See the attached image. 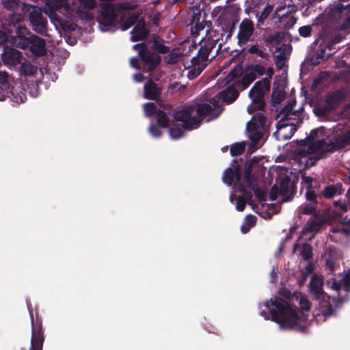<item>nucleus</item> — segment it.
I'll list each match as a JSON object with an SVG mask.
<instances>
[{"mask_svg": "<svg viewBox=\"0 0 350 350\" xmlns=\"http://www.w3.org/2000/svg\"><path fill=\"white\" fill-rule=\"evenodd\" d=\"M260 306V314L278 323L280 327L294 329L297 325L299 318L296 309L284 299L274 297Z\"/></svg>", "mask_w": 350, "mask_h": 350, "instance_id": "nucleus-1", "label": "nucleus"}, {"mask_svg": "<svg viewBox=\"0 0 350 350\" xmlns=\"http://www.w3.org/2000/svg\"><path fill=\"white\" fill-rule=\"evenodd\" d=\"M344 38L338 32H333V28L329 25H323L319 30V38L314 42L319 45L309 59L311 65L317 66L334 54L336 51V45Z\"/></svg>", "mask_w": 350, "mask_h": 350, "instance_id": "nucleus-2", "label": "nucleus"}, {"mask_svg": "<svg viewBox=\"0 0 350 350\" xmlns=\"http://www.w3.org/2000/svg\"><path fill=\"white\" fill-rule=\"evenodd\" d=\"M12 38V43L22 49H29L36 57H42L46 53V40L32 33L24 26L18 25Z\"/></svg>", "mask_w": 350, "mask_h": 350, "instance_id": "nucleus-3", "label": "nucleus"}, {"mask_svg": "<svg viewBox=\"0 0 350 350\" xmlns=\"http://www.w3.org/2000/svg\"><path fill=\"white\" fill-rule=\"evenodd\" d=\"M218 38L214 39L208 36L202 40L197 54L191 59V66L188 68L187 77L194 79L198 77L207 66L208 56L212 50L216 46Z\"/></svg>", "mask_w": 350, "mask_h": 350, "instance_id": "nucleus-4", "label": "nucleus"}, {"mask_svg": "<svg viewBox=\"0 0 350 350\" xmlns=\"http://www.w3.org/2000/svg\"><path fill=\"white\" fill-rule=\"evenodd\" d=\"M326 25L333 28V32L349 29L350 3L344 4L336 1L330 6L327 14V21L321 25V28Z\"/></svg>", "mask_w": 350, "mask_h": 350, "instance_id": "nucleus-5", "label": "nucleus"}, {"mask_svg": "<svg viewBox=\"0 0 350 350\" xmlns=\"http://www.w3.org/2000/svg\"><path fill=\"white\" fill-rule=\"evenodd\" d=\"M272 120H268L267 118L260 112L254 114L250 121L247 123L246 129L249 133V138L252 142L248 152L252 153L256 149L257 144L260 139L263 137L264 134L269 132V128L271 125Z\"/></svg>", "mask_w": 350, "mask_h": 350, "instance_id": "nucleus-6", "label": "nucleus"}, {"mask_svg": "<svg viewBox=\"0 0 350 350\" xmlns=\"http://www.w3.org/2000/svg\"><path fill=\"white\" fill-rule=\"evenodd\" d=\"M270 89L269 78L265 77L254 83L248 94L249 97L252 99V103L247 108L250 114L254 113L256 111L263 114L262 111L265 107L264 98L265 93L269 92Z\"/></svg>", "mask_w": 350, "mask_h": 350, "instance_id": "nucleus-7", "label": "nucleus"}, {"mask_svg": "<svg viewBox=\"0 0 350 350\" xmlns=\"http://www.w3.org/2000/svg\"><path fill=\"white\" fill-rule=\"evenodd\" d=\"M332 152L330 144L325 139H319L312 143L308 147L307 151L299 150V154L306 155L304 162L307 166L315 165L317 162L327 157V153Z\"/></svg>", "mask_w": 350, "mask_h": 350, "instance_id": "nucleus-8", "label": "nucleus"}, {"mask_svg": "<svg viewBox=\"0 0 350 350\" xmlns=\"http://www.w3.org/2000/svg\"><path fill=\"white\" fill-rule=\"evenodd\" d=\"M133 49L137 51L144 72H152L161 64V56L154 52L150 51L146 43L141 42L134 44Z\"/></svg>", "mask_w": 350, "mask_h": 350, "instance_id": "nucleus-9", "label": "nucleus"}, {"mask_svg": "<svg viewBox=\"0 0 350 350\" xmlns=\"http://www.w3.org/2000/svg\"><path fill=\"white\" fill-rule=\"evenodd\" d=\"M102 31H113L116 23H119L115 5L111 3H105L101 7L97 17Z\"/></svg>", "mask_w": 350, "mask_h": 350, "instance_id": "nucleus-10", "label": "nucleus"}, {"mask_svg": "<svg viewBox=\"0 0 350 350\" xmlns=\"http://www.w3.org/2000/svg\"><path fill=\"white\" fill-rule=\"evenodd\" d=\"M28 21L31 29L38 34L49 37L47 18L40 8L31 5L28 9Z\"/></svg>", "mask_w": 350, "mask_h": 350, "instance_id": "nucleus-11", "label": "nucleus"}, {"mask_svg": "<svg viewBox=\"0 0 350 350\" xmlns=\"http://www.w3.org/2000/svg\"><path fill=\"white\" fill-rule=\"evenodd\" d=\"M28 310L31 325V346L29 350H42L44 336L42 319L37 313H36V316L34 317L33 309L31 307L28 306Z\"/></svg>", "mask_w": 350, "mask_h": 350, "instance_id": "nucleus-12", "label": "nucleus"}, {"mask_svg": "<svg viewBox=\"0 0 350 350\" xmlns=\"http://www.w3.org/2000/svg\"><path fill=\"white\" fill-rule=\"evenodd\" d=\"M195 111V105H189L180 110L173 111L172 117L176 121L182 122V128L185 130L191 131L199 127L201 120L198 117H193L192 114Z\"/></svg>", "mask_w": 350, "mask_h": 350, "instance_id": "nucleus-13", "label": "nucleus"}, {"mask_svg": "<svg viewBox=\"0 0 350 350\" xmlns=\"http://www.w3.org/2000/svg\"><path fill=\"white\" fill-rule=\"evenodd\" d=\"M295 7L290 3H285L284 5L278 6L274 14L273 19H278V23L284 26L285 29H290L296 23L297 19L293 16V13L297 12Z\"/></svg>", "mask_w": 350, "mask_h": 350, "instance_id": "nucleus-14", "label": "nucleus"}, {"mask_svg": "<svg viewBox=\"0 0 350 350\" xmlns=\"http://www.w3.org/2000/svg\"><path fill=\"white\" fill-rule=\"evenodd\" d=\"M161 88L152 80L146 82L144 85V96L146 99L156 101L158 105L165 110L171 111L172 106L170 104H164L161 98Z\"/></svg>", "mask_w": 350, "mask_h": 350, "instance_id": "nucleus-15", "label": "nucleus"}, {"mask_svg": "<svg viewBox=\"0 0 350 350\" xmlns=\"http://www.w3.org/2000/svg\"><path fill=\"white\" fill-rule=\"evenodd\" d=\"M324 282L321 276L317 274L313 275L308 285V293L313 300L318 301L329 299V296L324 291Z\"/></svg>", "mask_w": 350, "mask_h": 350, "instance_id": "nucleus-16", "label": "nucleus"}, {"mask_svg": "<svg viewBox=\"0 0 350 350\" xmlns=\"http://www.w3.org/2000/svg\"><path fill=\"white\" fill-rule=\"evenodd\" d=\"M254 31L253 22L248 18L243 19L239 25L237 34L238 44L239 46L246 44L250 40Z\"/></svg>", "mask_w": 350, "mask_h": 350, "instance_id": "nucleus-17", "label": "nucleus"}, {"mask_svg": "<svg viewBox=\"0 0 350 350\" xmlns=\"http://www.w3.org/2000/svg\"><path fill=\"white\" fill-rule=\"evenodd\" d=\"M3 64L9 66H14L21 63L23 53L16 49L5 46L1 55Z\"/></svg>", "mask_w": 350, "mask_h": 350, "instance_id": "nucleus-18", "label": "nucleus"}, {"mask_svg": "<svg viewBox=\"0 0 350 350\" xmlns=\"http://www.w3.org/2000/svg\"><path fill=\"white\" fill-rule=\"evenodd\" d=\"M195 110L197 116L202 120V118L209 116L211 119L217 118L222 112L223 107L220 105L213 108L208 103L195 104Z\"/></svg>", "mask_w": 350, "mask_h": 350, "instance_id": "nucleus-19", "label": "nucleus"}, {"mask_svg": "<svg viewBox=\"0 0 350 350\" xmlns=\"http://www.w3.org/2000/svg\"><path fill=\"white\" fill-rule=\"evenodd\" d=\"M277 131L273 135L278 141L286 140L292 137L296 131V126L293 123L279 122L276 125Z\"/></svg>", "mask_w": 350, "mask_h": 350, "instance_id": "nucleus-20", "label": "nucleus"}, {"mask_svg": "<svg viewBox=\"0 0 350 350\" xmlns=\"http://www.w3.org/2000/svg\"><path fill=\"white\" fill-rule=\"evenodd\" d=\"M131 33V41L137 42L146 39L148 36L149 31L146 28L144 21L143 20H140L134 26Z\"/></svg>", "mask_w": 350, "mask_h": 350, "instance_id": "nucleus-21", "label": "nucleus"}, {"mask_svg": "<svg viewBox=\"0 0 350 350\" xmlns=\"http://www.w3.org/2000/svg\"><path fill=\"white\" fill-rule=\"evenodd\" d=\"M342 284L345 294L339 293V297L336 299L337 304L347 302L350 299V269L345 273L342 278Z\"/></svg>", "mask_w": 350, "mask_h": 350, "instance_id": "nucleus-22", "label": "nucleus"}, {"mask_svg": "<svg viewBox=\"0 0 350 350\" xmlns=\"http://www.w3.org/2000/svg\"><path fill=\"white\" fill-rule=\"evenodd\" d=\"M239 18L221 19V25L223 33L221 37L225 36V40L227 41L231 38L233 31L236 28Z\"/></svg>", "mask_w": 350, "mask_h": 350, "instance_id": "nucleus-23", "label": "nucleus"}, {"mask_svg": "<svg viewBox=\"0 0 350 350\" xmlns=\"http://www.w3.org/2000/svg\"><path fill=\"white\" fill-rule=\"evenodd\" d=\"M350 142V129L335 138L334 142H329L332 152L342 149Z\"/></svg>", "mask_w": 350, "mask_h": 350, "instance_id": "nucleus-24", "label": "nucleus"}, {"mask_svg": "<svg viewBox=\"0 0 350 350\" xmlns=\"http://www.w3.org/2000/svg\"><path fill=\"white\" fill-rule=\"evenodd\" d=\"M45 8L46 9V12L52 14L55 12L64 8L68 10L70 8V3L68 0H44Z\"/></svg>", "mask_w": 350, "mask_h": 350, "instance_id": "nucleus-25", "label": "nucleus"}, {"mask_svg": "<svg viewBox=\"0 0 350 350\" xmlns=\"http://www.w3.org/2000/svg\"><path fill=\"white\" fill-rule=\"evenodd\" d=\"M343 191L342 184L338 183L336 185L325 186L321 191V195L326 199H331L336 196L342 194Z\"/></svg>", "mask_w": 350, "mask_h": 350, "instance_id": "nucleus-26", "label": "nucleus"}, {"mask_svg": "<svg viewBox=\"0 0 350 350\" xmlns=\"http://www.w3.org/2000/svg\"><path fill=\"white\" fill-rule=\"evenodd\" d=\"M239 94L237 90L234 87L230 85L219 93V97L224 103L231 104L238 98Z\"/></svg>", "mask_w": 350, "mask_h": 350, "instance_id": "nucleus-27", "label": "nucleus"}, {"mask_svg": "<svg viewBox=\"0 0 350 350\" xmlns=\"http://www.w3.org/2000/svg\"><path fill=\"white\" fill-rule=\"evenodd\" d=\"M296 143L297 144V146L294 149V155L295 157V159L299 162L303 163L304 159H306V155L299 154L298 151L302 150L307 151L308 147L310 146L312 143L310 142L308 137H306L304 139L297 140Z\"/></svg>", "mask_w": 350, "mask_h": 350, "instance_id": "nucleus-28", "label": "nucleus"}, {"mask_svg": "<svg viewBox=\"0 0 350 350\" xmlns=\"http://www.w3.org/2000/svg\"><path fill=\"white\" fill-rule=\"evenodd\" d=\"M324 222L320 219L310 218L308 220L304 228V232H318L323 226Z\"/></svg>", "mask_w": 350, "mask_h": 350, "instance_id": "nucleus-29", "label": "nucleus"}, {"mask_svg": "<svg viewBox=\"0 0 350 350\" xmlns=\"http://www.w3.org/2000/svg\"><path fill=\"white\" fill-rule=\"evenodd\" d=\"M291 180L288 176L282 178L280 183V195L284 198V201H287L291 190Z\"/></svg>", "mask_w": 350, "mask_h": 350, "instance_id": "nucleus-30", "label": "nucleus"}, {"mask_svg": "<svg viewBox=\"0 0 350 350\" xmlns=\"http://www.w3.org/2000/svg\"><path fill=\"white\" fill-rule=\"evenodd\" d=\"M317 204L312 202L305 203L300 205L297 208V213L299 216L301 215H317Z\"/></svg>", "mask_w": 350, "mask_h": 350, "instance_id": "nucleus-31", "label": "nucleus"}, {"mask_svg": "<svg viewBox=\"0 0 350 350\" xmlns=\"http://www.w3.org/2000/svg\"><path fill=\"white\" fill-rule=\"evenodd\" d=\"M151 49L161 54H165L170 51V48L163 44V40H160L158 36L153 38Z\"/></svg>", "mask_w": 350, "mask_h": 350, "instance_id": "nucleus-32", "label": "nucleus"}, {"mask_svg": "<svg viewBox=\"0 0 350 350\" xmlns=\"http://www.w3.org/2000/svg\"><path fill=\"white\" fill-rule=\"evenodd\" d=\"M319 302V311L322 315L326 319L330 317L333 313V308L332 304L329 303V299H326L325 301H321Z\"/></svg>", "mask_w": 350, "mask_h": 350, "instance_id": "nucleus-33", "label": "nucleus"}, {"mask_svg": "<svg viewBox=\"0 0 350 350\" xmlns=\"http://www.w3.org/2000/svg\"><path fill=\"white\" fill-rule=\"evenodd\" d=\"M253 163L247 162L244 167L243 178L247 185H249L254 181L257 180V178L254 174H252Z\"/></svg>", "mask_w": 350, "mask_h": 350, "instance_id": "nucleus-34", "label": "nucleus"}, {"mask_svg": "<svg viewBox=\"0 0 350 350\" xmlns=\"http://www.w3.org/2000/svg\"><path fill=\"white\" fill-rule=\"evenodd\" d=\"M157 116V123L161 128L166 129L169 127L170 119L166 112L158 109Z\"/></svg>", "mask_w": 350, "mask_h": 350, "instance_id": "nucleus-35", "label": "nucleus"}, {"mask_svg": "<svg viewBox=\"0 0 350 350\" xmlns=\"http://www.w3.org/2000/svg\"><path fill=\"white\" fill-rule=\"evenodd\" d=\"M247 186L254 191V195L259 201L262 202L266 200L267 193L258 187V180L247 185Z\"/></svg>", "mask_w": 350, "mask_h": 350, "instance_id": "nucleus-36", "label": "nucleus"}, {"mask_svg": "<svg viewBox=\"0 0 350 350\" xmlns=\"http://www.w3.org/2000/svg\"><path fill=\"white\" fill-rule=\"evenodd\" d=\"M278 81H275L273 83L272 97L273 103L275 104H279L285 98V92L282 90H278Z\"/></svg>", "mask_w": 350, "mask_h": 350, "instance_id": "nucleus-37", "label": "nucleus"}, {"mask_svg": "<svg viewBox=\"0 0 350 350\" xmlns=\"http://www.w3.org/2000/svg\"><path fill=\"white\" fill-rule=\"evenodd\" d=\"M20 64V71L21 75L25 76H31L36 72L37 67L32 65L29 62H21Z\"/></svg>", "mask_w": 350, "mask_h": 350, "instance_id": "nucleus-38", "label": "nucleus"}, {"mask_svg": "<svg viewBox=\"0 0 350 350\" xmlns=\"http://www.w3.org/2000/svg\"><path fill=\"white\" fill-rule=\"evenodd\" d=\"M120 19L121 22H122L120 27L121 30L126 31L136 23L137 21V16L135 14H133L124 20V16H122Z\"/></svg>", "mask_w": 350, "mask_h": 350, "instance_id": "nucleus-39", "label": "nucleus"}, {"mask_svg": "<svg viewBox=\"0 0 350 350\" xmlns=\"http://www.w3.org/2000/svg\"><path fill=\"white\" fill-rule=\"evenodd\" d=\"M300 255L304 260H310L313 256L312 246L308 243H304L301 246Z\"/></svg>", "mask_w": 350, "mask_h": 350, "instance_id": "nucleus-40", "label": "nucleus"}, {"mask_svg": "<svg viewBox=\"0 0 350 350\" xmlns=\"http://www.w3.org/2000/svg\"><path fill=\"white\" fill-rule=\"evenodd\" d=\"M247 53L250 54H255L257 56L267 59L269 56L268 53L264 51L262 49H260L258 44L250 45L247 48Z\"/></svg>", "mask_w": 350, "mask_h": 350, "instance_id": "nucleus-41", "label": "nucleus"}, {"mask_svg": "<svg viewBox=\"0 0 350 350\" xmlns=\"http://www.w3.org/2000/svg\"><path fill=\"white\" fill-rule=\"evenodd\" d=\"M245 149V143L237 142L232 144L230 147V154L233 157L242 154Z\"/></svg>", "mask_w": 350, "mask_h": 350, "instance_id": "nucleus-42", "label": "nucleus"}, {"mask_svg": "<svg viewBox=\"0 0 350 350\" xmlns=\"http://www.w3.org/2000/svg\"><path fill=\"white\" fill-rule=\"evenodd\" d=\"M256 79V75L254 72L247 71L241 79V84L244 88H247Z\"/></svg>", "mask_w": 350, "mask_h": 350, "instance_id": "nucleus-43", "label": "nucleus"}, {"mask_svg": "<svg viewBox=\"0 0 350 350\" xmlns=\"http://www.w3.org/2000/svg\"><path fill=\"white\" fill-rule=\"evenodd\" d=\"M345 98L344 93L340 90H336L329 96L327 99L328 103L337 104L341 102Z\"/></svg>", "mask_w": 350, "mask_h": 350, "instance_id": "nucleus-44", "label": "nucleus"}, {"mask_svg": "<svg viewBox=\"0 0 350 350\" xmlns=\"http://www.w3.org/2000/svg\"><path fill=\"white\" fill-rule=\"evenodd\" d=\"M143 109L144 111V114L146 117L150 118L154 115L157 113L158 109H157V105L154 103H146Z\"/></svg>", "mask_w": 350, "mask_h": 350, "instance_id": "nucleus-45", "label": "nucleus"}, {"mask_svg": "<svg viewBox=\"0 0 350 350\" xmlns=\"http://www.w3.org/2000/svg\"><path fill=\"white\" fill-rule=\"evenodd\" d=\"M235 173L234 169L233 170L232 167L227 168L223 176V181L228 185L230 186L232 185L234 180Z\"/></svg>", "mask_w": 350, "mask_h": 350, "instance_id": "nucleus-46", "label": "nucleus"}, {"mask_svg": "<svg viewBox=\"0 0 350 350\" xmlns=\"http://www.w3.org/2000/svg\"><path fill=\"white\" fill-rule=\"evenodd\" d=\"M287 1L295 7V10H301L304 7L311 5L314 0H287Z\"/></svg>", "mask_w": 350, "mask_h": 350, "instance_id": "nucleus-47", "label": "nucleus"}, {"mask_svg": "<svg viewBox=\"0 0 350 350\" xmlns=\"http://www.w3.org/2000/svg\"><path fill=\"white\" fill-rule=\"evenodd\" d=\"M170 137L174 139H178L183 135V131L179 124H175L169 129Z\"/></svg>", "mask_w": 350, "mask_h": 350, "instance_id": "nucleus-48", "label": "nucleus"}, {"mask_svg": "<svg viewBox=\"0 0 350 350\" xmlns=\"http://www.w3.org/2000/svg\"><path fill=\"white\" fill-rule=\"evenodd\" d=\"M273 5L267 4L263 10L261 12L260 15L258 19V25H262L265 19L270 15L273 11Z\"/></svg>", "mask_w": 350, "mask_h": 350, "instance_id": "nucleus-49", "label": "nucleus"}, {"mask_svg": "<svg viewBox=\"0 0 350 350\" xmlns=\"http://www.w3.org/2000/svg\"><path fill=\"white\" fill-rule=\"evenodd\" d=\"M318 194L314 191L312 187H309L308 188L306 189L305 197L306 200L308 201L309 202H312L315 203L316 204H318Z\"/></svg>", "mask_w": 350, "mask_h": 350, "instance_id": "nucleus-50", "label": "nucleus"}, {"mask_svg": "<svg viewBox=\"0 0 350 350\" xmlns=\"http://www.w3.org/2000/svg\"><path fill=\"white\" fill-rule=\"evenodd\" d=\"M1 3L6 10L14 11L18 5L19 0H2Z\"/></svg>", "mask_w": 350, "mask_h": 350, "instance_id": "nucleus-51", "label": "nucleus"}, {"mask_svg": "<svg viewBox=\"0 0 350 350\" xmlns=\"http://www.w3.org/2000/svg\"><path fill=\"white\" fill-rule=\"evenodd\" d=\"M312 28L311 25H304L299 28L298 32L300 36L308 38L311 36Z\"/></svg>", "mask_w": 350, "mask_h": 350, "instance_id": "nucleus-52", "label": "nucleus"}, {"mask_svg": "<svg viewBox=\"0 0 350 350\" xmlns=\"http://www.w3.org/2000/svg\"><path fill=\"white\" fill-rule=\"evenodd\" d=\"M158 124H151L148 128L149 133L154 137H161L163 132L159 129Z\"/></svg>", "mask_w": 350, "mask_h": 350, "instance_id": "nucleus-53", "label": "nucleus"}, {"mask_svg": "<svg viewBox=\"0 0 350 350\" xmlns=\"http://www.w3.org/2000/svg\"><path fill=\"white\" fill-rule=\"evenodd\" d=\"M0 86L2 88H10L8 82V75L5 71H0Z\"/></svg>", "mask_w": 350, "mask_h": 350, "instance_id": "nucleus-54", "label": "nucleus"}, {"mask_svg": "<svg viewBox=\"0 0 350 350\" xmlns=\"http://www.w3.org/2000/svg\"><path fill=\"white\" fill-rule=\"evenodd\" d=\"M80 5L86 9H93L96 7V0H78Z\"/></svg>", "mask_w": 350, "mask_h": 350, "instance_id": "nucleus-55", "label": "nucleus"}, {"mask_svg": "<svg viewBox=\"0 0 350 350\" xmlns=\"http://www.w3.org/2000/svg\"><path fill=\"white\" fill-rule=\"evenodd\" d=\"M247 204V199L243 196H239L237 200L236 209L239 211H243Z\"/></svg>", "mask_w": 350, "mask_h": 350, "instance_id": "nucleus-56", "label": "nucleus"}, {"mask_svg": "<svg viewBox=\"0 0 350 350\" xmlns=\"http://www.w3.org/2000/svg\"><path fill=\"white\" fill-rule=\"evenodd\" d=\"M226 12H230L232 14V16L231 18H237V14L240 11V8L237 4H231V5H229L226 8Z\"/></svg>", "mask_w": 350, "mask_h": 350, "instance_id": "nucleus-57", "label": "nucleus"}, {"mask_svg": "<svg viewBox=\"0 0 350 350\" xmlns=\"http://www.w3.org/2000/svg\"><path fill=\"white\" fill-rule=\"evenodd\" d=\"M332 284H331V288L334 291H336L338 292V297L339 293L342 294V291H343L342 289V281L338 282L335 278H332Z\"/></svg>", "mask_w": 350, "mask_h": 350, "instance_id": "nucleus-58", "label": "nucleus"}, {"mask_svg": "<svg viewBox=\"0 0 350 350\" xmlns=\"http://www.w3.org/2000/svg\"><path fill=\"white\" fill-rule=\"evenodd\" d=\"M299 306L302 310L309 311L311 308V304L306 297H301L299 301Z\"/></svg>", "mask_w": 350, "mask_h": 350, "instance_id": "nucleus-59", "label": "nucleus"}, {"mask_svg": "<svg viewBox=\"0 0 350 350\" xmlns=\"http://www.w3.org/2000/svg\"><path fill=\"white\" fill-rule=\"evenodd\" d=\"M280 194V189L277 185H273L269 192V199L271 201H275L278 198V196Z\"/></svg>", "mask_w": 350, "mask_h": 350, "instance_id": "nucleus-60", "label": "nucleus"}, {"mask_svg": "<svg viewBox=\"0 0 350 350\" xmlns=\"http://www.w3.org/2000/svg\"><path fill=\"white\" fill-rule=\"evenodd\" d=\"M282 37L280 33H275L273 35H271L267 38V44H278L281 42Z\"/></svg>", "mask_w": 350, "mask_h": 350, "instance_id": "nucleus-61", "label": "nucleus"}, {"mask_svg": "<svg viewBox=\"0 0 350 350\" xmlns=\"http://www.w3.org/2000/svg\"><path fill=\"white\" fill-rule=\"evenodd\" d=\"M319 131H323L322 128L314 129L310 131V133L308 136V138L309 139L311 143L315 142L314 139L318 137Z\"/></svg>", "mask_w": 350, "mask_h": 350, "instance_id": "nucleus-62", "label": "nucleus"}, {"mask_svg": "<svg viewBox=\"0 0 350 350\" xmlns=\"http://www.w3.org/2000/svg\"><path fill=\"white\" fill-rule=\"evenodd\" d=\"M330 231L332 233H343L347 236H349L350 234V228H339V227H335L332 228L330 229Z\"/></svg>", "mask_w": 350, "mask_h": 350, "instance_id": "nucleus-63", "label": "nucleus"}, {"mask_svg": "<svg viewBox=\"0 0 350 350\" xmlns=\"http://www.w3.org/2000/svg\"><path fill=\"white\" fill-rule=\"evenodd\" d=\"M256 222V217L253 215H249L246 216L245 219V223L249 227L252 228L255 226Z\"/></svg>", "mask_w": 350, "mask_h": 350, "instance_id": "nucleus-64", "label": "nucleus"}]
</instances>
